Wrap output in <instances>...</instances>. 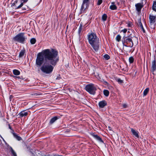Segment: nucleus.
<instances>
[{
  "label": "nucleus",
  "mask_w": 156,
  "mask_h": 156,
  "mask_svg": "<svg viewBox=\"0 0 156 156\" xmlns=\"http://www.w3.org/2000/svg\"><path fill=\"white\" fill-rule=\"evenodd\" d=\"M138 26L140 27H141L142 29L144 32H145V30L144 28L142 23H141V21L140 20H139L138 21Z\"/></svg>",
  "instance_id": "obj_18"
},
{
  "label": "nucleus",
  "mask_w": 156,
  "mask_h": 156,
  "mask_svg": "<svg viewBox=\"0 0 156 156\" xmlns=\"http://www.w3.org/2000/svg\"><path fill=\"white\" fill-rule=\"evenodd\" d=\"M156 69V61L155 60H154L152 62V66L151 67V71L152 73L154 74V72Z\"/></svg>",
  "instance_id": "obj_9"
},
{
  "label": "nucleus",
  "mask_w": 156,
  "mask_h": 156,
  "mask_svg": "<svg viewBox=\"0 0 156 156\" xmlns=\"http://www.w3.org/2000/svg\"><path fill=\"white\" fill-rule=\"evenodd\" d=\"M88 39L89 43L93 49L95 51L97 52L100 47V42L96 34L93 32L89 34Z\"/></svg>",
  "instance_id": "obj_2"
},
{
  "label": "nucleus",
  "mask_w": 156,
  "mask_h": 156,
  "mask_svg": "<svg viewBox=\"0 0 156 156\" xmlns=\"http://www.w3.org/2000/svg\"><path fill=\"white\" fill-rule=\"evenodd\" d=\"M123 107L124 108H126L127 107V105L126 104H124L123 105Z\"/></svg>",
  "instance_id": "obj_36"
},
{
  "label": "nucleus",
  "mask_w": 156,
  "mask_h": 156,
  "mask_svg": "<svg viewBox=\"0 0 156 156\" xmlns=\"http://www.w3.org/2000/svg\"><path fill=\"white\" fill-rule=\"evenodd\" d=\"M122 43L123 46L132 47L133 45V43L131 37H126L124 35L122 40Z\"/></svg>",
  "instance_id": "obj_3"
},
{
  "label": "nucleus",
  "mask_w": 156,
  "mask_h": 156,
  "mask_svg": "<svg viewBox=\"0 0 156 156\" xmlns=\"http://www.w3.org/2000/svg\"><path fill=\"white\" fill-rule=\"evenodd\" d=\"M136 9L138 11H139L141 10V9L142 7V5L140 3H137L135 5Z\"/></svg>",
  "instance_id": "obj_14"
},
{
  "label": "nucleus",
  "mask_w": 156,
  "mask_h": 156,
  "mask_svg": "<svg viewBox=\"0 0 156 156\" xmlns=\"http://www.w3.org/2000/svg\"><path fill=\"white\" fill-rule=\"evenodd\" d=\"M149 90V88H146L144 91L143 92L144 96H145L148 93Z\"/></svg>",
  "instance_id": "obj_21"
},
{
  "label": "nucleus",
  "mask_w": 156,
  "mask_h": 156,
  "mask_svg": "<svg viewBox=\"0 0 156 156\" xmlns=\"http://www.w3.org/2000/svg\"><path fill=\"white\" fill-rule=\"evenodd\" d=\"M13 135H14V137L16 138V139L17 140H21V138L20 136H18L16 134L13 133Z\"/></svg>",
  "instance_id": "obj_22"
},
{
  "label": "nucleus",
  "mask_w": 156,
  "mask_h": 156,
  "mask_svg": "<svg viewBox=\"0 0 156 156\" xmlns=\"http://www.w3.org/2000/svg\"><path fill=\"white\" fill-rule=\"evenodd\" d=\"M129 63H132L134 62V58L133 57L131 56L129 58Z\"/></svg>",
  "instance_id": "obj_25"
},
{
  "label": "nucleus",
  "mask_w": 156,
  "mask_h": 156,
  "mask_svg": "<svg viewBox=\"0 0 156 156\" xmlns=\"http://www.w3.org/2000/svg\"><path fill=\"white\" fill-rule=\"evenodd\" d=\"M107 18V16L106 14H103L102 17V19L103 21H105L106 20Z\"/></svg>",
  "instance_id": "obj_26"
},
{
  "label": "nucleus",
  "mask_w": 156,
  "mask_h": 156,
  "mask_svg": "<svg viewBox=\"0 0 156 156\" xmlns=\"http://www.w3.org/2000/svg\"><path fill=\"white\" fill-rule=\"evenodd\" d=\"M82 26H83L82 24V23H81L80 24L79 27H80V28H82Z\"/></svg>",
  "instance_id": "obj_37"
},
{
  "label": "nucleus",
  "mask_w": 156,
  "mask_h": 156,
  "mask_svg": "<svg viewBox=\"0 0 156 156\" xmlns=\"http://www.w3.org/2000/svg\"><path fill=\"white\" fill-rule=\"evenodd\" d=\"M132 26V24L130 22H129L128 24V27H131Z\"/></svg>",
  "instance_id": "obj_34"
},
{
  "label": "nucleus",
  "mask_w": 156,
  "mask_h": 156,
  "mask_svg": "<svg viewBox=\"0 0 156 156\" xmlns=\"http://www.w3.org/2000/svg\"><path fill=\"white\" fill-rule=\"evenodd\" d=\"M30 41L32 44H34L35 43L36 40L34 38H33L30 40Z\"/></svg>",
  "instance_id": "obj_27"
},
{
  "label": "nucleus",
  "mask_w": 156,
  "mask_h": 156,
  "mask_svg": "<svg viewBox=\"0 0 156 156\" xmlns=\"http://www.w3.org/2000/svg\"><path fill=\"white\" fill-rule=\"evenodd\" d=\"M82 28H79V30H78V33L79 34H80L81 32V31L82 30Z\"/></svg>",
  "instance_id": "obj_35"
},
{
  "label": "nucleus",
  "mask_w": 156,
  "mask_h": 156,
  "mask_svg": "<svg viewBox=\"0 0 156 156\" xmlns=\"http://www.w3.org/2000/svg\"><path fill=\"white\" fill-rule=\"evenodd\" d=\"M25 53V51L24 50H21L20 53L19 57L20 58L22 57L24 55Z\"/></svg>",
  "instance_id": "obj_20"
},
{
  "label": "nucleus",
  "mask_w": 156,
  "mask_h": 156,
  "mask_svg": "<svg viewBox=\"0 0 156 156\" xmlns=\"http://www.w3.org/2000/svg\"><path fill=\"white\" fill-rule=\"evenodd\" d=\"M104 94L106 96H108L109 94V92L107 90H104Z\"/></svg>",
  "instance_id": "obj_23"
},
{
  "label": "nucleus",
  "mask_w": 156,
  "mask_h": 156,
  "mask_svg": "<svg viewBox=\"0 0 156 156\" xmlns=\"http://www.w3.org/2000/svg\"><path fill=\"white\" fill-rule=\"evenodd\" d=\"M104 57L105 59L106 60H108L109 58V56L107 54H106L104 56Z\"/></svg>",
  "instance_id": "obj_30"
},
{
  "label": "nucleus",
  "mask_w": 156,
  "mask_h": 156,
  "mask_svg": "<svg viewBox=\"0 0 156 156\" xmlns=\"http://www.w3.org/2000/svg\"><path fill=\"white\" fill-rule=\"evenodd\" d=\"M15 77L16 78H19V79L20 78V76H15Z\"/></svg>",
  "instance_id": "obj_39"
},
{
  "label": "nucleus",
  "mask_w": 156,
  "mask_h": 156,
  "mask_svg": "<svg viewBox=\"0 0 156 156\" xmlns=\"http://www.w3.org/2000/svg\"><path fill=\"white\" fill-rule=\"evenodd\" d=\"M150 26L151 28H154L156 24V16L150 15L149 17Z\"/></svg>",
  "instance_id": "obj_7"
},
{
  "label": "nucleus",
  "mask_w": 156,
  "mask_h": 156,
  "mask_svg": "<svg viewBox=\"0 0 156 156\" xmlns=\"http://www.w3.org/2000/svg\"><path fill=\"white\" fill-rule=\"evenodd\" d=\"M12 153L14 156H16V154L15 152L14 151L12 148L11 150Z\"/></svg>",
  "instance_id": "obj_32"
},
{
  "label": "nucleus",
  "mask_w": 156,
  "mask_h": 156,
  "mask_svg": "<svg viewBox=\"0 0 156 156\" xmlns=\"http://www.w3.org/2000/svg\"><path fill=\"white\" fill-rule=\"evenodd\" d=\"M13 74L16 75H19L20 74V72L16 69L13 70Z\"/></svg>",
  "instance_id": "obj_19"
},
{
  "label": "nucleus",
  "mask_w": 156,
  "mask_h": 156,
  "mask_svg": "<svg viewBox=\"0 0 156 156\" xmlns=\"http://www.w3.org/2000/svg\"><path fill=\"white\" fill-rule=\"evenodd\" d=\"M89 0H83V4H82L81 9L83 10V9H86L87 7V3Z\"/></svg>",
  "instance_id": "obj_10"
},
{
  "label": "nucleus",
  "mask_w": 156,
  "mask_h": 156,
  "mask_svg": "<svg viewBox=\"0 0 156 156\" xmlns=\"http://www.w3.org/2000/svg\"><path fill=\"white\" fill-rule=\"evenodd\" d=\"M26 37L24 35V33H20L16 36L13 39V40L16 41L23 43L25 41Z\"/></svg>",
  "instance_id": "obj_4"
},
{
  "label": "nucleus",
  "mask_w": 156,
  "mask_h": 156,
  "mask_svg": "<svg viewBox=\"0 0 156 156\" xmlns=\"http://www.w3.org/2000/svg\"><path fill=\"white\" fill-rule=\"evenodd\" d=\"M11 98H12V97H11V98L10 97V99Z\"/></svg>",
  "instance_id": "obj_42"
},
{
  "label": "nucleus",
  "mask_w": 156,
  "mask_h": 156,
  "mask_svg": "<svg viewBox=\"0 0 156 156\" xmlns=\"http://www.w3.org/2000/svg\"><path fill=\"white\" fill-rule=\"evenodd\" d=\"M102 0H98V1L97 5H100L102 3Z\"/></svg>",
  "instance_id": "obj_31"
},
{
  "label": "nucleus",
  "mask_w": 156,
  "mask_h": 156,
  "mask_svg": "<svg viewBox=\"0 0 156 156\" xmlns=\"http://www.w3.org/2000/svg\"><path fill=\"white\" fill-rule=\"evenodd\" d=\"M152 9L156 11V2H154Z\"/></svg>",
  "instance_id": "obj_28"
},
{
  "label": "nucleus",
  "mask_w": 156,
  "mask_h": 156,
  "mask_svg": "<svg viewBox=\"0 0 156 156\" xmlns=\"http://www.w3.org/2000/svg\"><path fill=\"white\" fill-rule=\"evenodd\" d=\"M28 0H21L20 2V4L19 5L18 4V1L17 0L15 1L14 3H13L12 5H15L16 9H20L21 8L23 5V3H26L27 2Z\"/></svg>",
  "instance_id": "obj_8"
},
{
  "label": "nucleus",
  "mask_w": 156,
  "mask_h": 156,
  "mask_svg": "<svg viewBox=\"0 0 156 156\" xmlns=\"http://www.w3.org/2000/svg\"><path fill=\"white\" fill-rule=\"evenodd\" d=\"M42 52L39 53L37 55V57L36 60V64L39 66H41L43 63L44 60V58L43 54Z\"/></svg>",
  "instance_id": "obj_6"
},
{
  "label": "nucleus",
  "mask_w": 156,
  "mask_h": 156,
  "mask_svg": "<svg viewBox=\"0 0 156 156\" xmlns=\"http://www.w3.org/2000/svg\"><path fill=\"white\" fill-rule=\"evenodd\" d=\"M121 39V36L119 34L115 38L116 40L118 42H119L120 41Z\"/></svg>",
  "instance_id": "obj_24"
},
{
  "label": "nucleus",
  "mask_w": 156,
  "mask_h": 156,
  "mask_svg": "<svg viewBox=\"0 0 156 156\" xmlns=\"http://www.w3.org/2000/svg\"><path fill=\"white\" fill-rule=\"evenodd\" d=\"M108 128H109V129L110 130H111V129H110L111 127H109Z\"/></svg>",
  "instance_id": "obj_40"
},
{
  "label": "nucleus",
  "mask_w": 156,
  "mask_h": 156,
  "mask_svg": "<svg viewBox=\"0 0 156 156\" xmlns=\"http://www.w3.org/2000/svg\"><path fill=\"white\" fill-rule=\"evenodd\" d=\"M92 136H93L94 138L98 140L101 143H103V141L99 136H98L97 135L94 134V133L91 134Z\"/></svg>",
  "instance_id": "obj_11"
},
{
  "label": "nucleus",
  "mask_w": 156,
  "mask_h": 156,
  "mask_svg": "<svg viewBox=\"0 0 156 156\" xmlns=\"http://www.w3.org/2000/svg\"><path fill=\"white\" fill-rule=\"evenodd\" d=\"M28 115V112L23 111L21 112L19 114V115L21 117H23V116H26Z\"/></svg>",
  "instance_id": "obj_16"
},
{
  "label": "nucleus",
  "mask_w": 156,
  "mask_h": 156,
  "mask_svg": "<svg viewBox=\"0 0 156 156\" xmlns=\"http://www.w3.org/2000/svg\"><path fill=\"white\" fill-rule=\"evenodd\" d=\"M11 98H12V97H11V98L10 97V99Z\"/></svg>",
  "instance_id": "obj_41"
},
{
  "label": "nucleus",
  "mask_w": 156,
  "mask_h": 156,
  "mask_svg": "<svg viewBox=\"0 0 156 156\" xmlns=\"http://www.w3.org/2000/svg\"><path fill=\"white\" fill-rule=\"evenodd\" d=\"M131 131L133 135L135 136L137 138L139 137V136L138 134L139 133L138 131H135L133 128H131Z\"/></svg>",
  "instance_id": "obj_13"
},
{
  "label": "nucleus",
  "mask_w": 156,
  "mask_h": 156,
  "mask_svg": "<svg viewBox=\"0 0 156 156\" xmlns=\"http://www.w3.org/2000/svg\"><path fill=\"white\" fill-rule=\"evenodd\" d=\"M127 30L126 29H124L121 30V32H122L124 33H126L127 32Z\"/></svg>",
  "instance_id": "obj_33"
},
{
  "label": "nucleus",
  "mask_w": 156,
  "mask_h": 156,
  "mask_svg": "<svg viewBox=\"0 0 156 156\" xmlns=\"http://www.w3.org/2000/svg\"><path fill=\"white\" fill-rule=\"evenodd\" d=\"M106 105V102L105 101H100L99 103V106L101 108H104Z\"/></svg>",
  "instance_id": "obj_12"
},
{
  "label": "nucleus",
  "mask_w": 156,
  "mask_h": 156,
  "mask_svg": "<svg viewBox=\"0 0 156 156\" xmlns=\"http://www.w3.org/2000/svg\"><path fill=\"white\" fill-rule=\"evenodd\" d=\"M60 79V77H58L56 78V80H59Z\"/></svg>",
  "instance_id": "obj_38"
},
{
  "label": "nucleus",
  "mask_w": 156,
  "mask_h": 156,
  "mask_svg": "<svg viewBox=\"0 0 156 156\" xmlns=\"http://www.w3.org/2000/svg\"><path fill=\"white\" fill-rule=\"evenodd\" d=\"M86 90L90 94H94L95 93L96 88L93 84L87 85L85 87Z\"/></svg>",
  "instance_id": "obj_5"
},
{
  "label": "nucleus",
  "mask_w": 156,
  "mask_h": 156,
  "mask_svg": "<svg viewBox=\"0 0 156 156\" xmlns=\"http://www.w3.org/2000/svg\"><path fill=\"white\" fill-rule=\"evenodd\" d=\"M58 119V118L57 116H55L54 117L51 119L50 121V123L51 124H52Z\"/></svg>",
  "instance_id": "obj_17"
},
{
  "label": "nucleus",
  "mask_w": 156,
  "mask_h": 156,
  "mask_svg": "<svg viewBox=\"0 0 156 156\" xmlns=\"http://www.w3.org/2000/svg\"><path fill=\"white\" fill-rule=\"evenodd\" d=\"M112 5L110 6V8L112 10H116L117 9V6L115 5L114 2H112L111 3Z\"/></svg>",
  "instance_id": "obj_15"
},
{
  "label": "nucleus",
  "mask_w": 156,
  "mask_h": 156,
  "mask_svg": "<svg viewBox=\"0 0 156 156\" xmlns=\"http://www.w3.org/2000/svg\"><path fill=\"white\" fill-rule=\"evenodd\" d=\"M116 81L119 83H122L123 82V80L119 78L117 79Z\"/></svg>",
  "instance_id": "obj_29"
},
{
  "label": "nucleus",
  "mask_w": 156,
  "mask_h": 156,
  "mask_svg": "<svg viewBox=\"0 0 156 156\" xmlns=\"http://www.w3.org/2000/svg\"><path fill=\"white\" fill-rule=\"evenodd\" d=\"M42 53L46 62L41 66L40 69L43 73L50 74L53 70V66H55L58 61V52L54 49H46L43 50Z\"/></svg>",
  "instance_id": "obj_1"
}]
</instances>
